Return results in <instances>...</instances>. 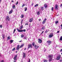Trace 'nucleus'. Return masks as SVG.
<instances>
[{
	"label": "nucleus",
	"instance_id": "1a4fd4ad",
	"mask_svg": "<svg viewBox=\"0 0 62 62\" xmlns=\"http://www.w3.org/2000/svg\"><path fill=\"white\" fill-rule=\"evenodd\" d=\"M17 55H16L15 56L14 58V59L15 60H17V59H16V58H17Z\"/></svg>",
	"mask_w": 62,
	"mask_h": 62
},
{
	"label": "nucleus",
	"instance_id": "4c0bfd02",
	"mask_svg": "<svg viewBox=\"0 0 62 62\" xmlns=\"http://www.w3.org/2000/svg\"><path fill=\"white\" fill-rule=\"evenodd\" d=\"M15 31H16V29H15L14 30L13 33H15Z\"/></svg>",
	"mask_w": 62,
	"mask_h": 62
},
{
	"label": "nucleus",
	"instance_id": "8fccbe9b",
	"mask_svg": "<svg viewBox=\"0 0 62 62\" xmlns=\"http://www.w3.org/2000/svg\"><path fill=\"white\" fill-rule=\"evenodd\" d=\"M39 21H41V19H39Z\"/></svg>",
	"mask_w": 62,
	"mask_h": 62
},
{
	"label": "nucleus",
	"instance_id": "c756f323",
	"mask_svg": "<svg viewBox=\"0 0 62 62\" xmlns=\"http://www.w3.org/2000/svg\"><path fill=\"white\" fill-rule=\"evenodd\" d=\"M15 50V48L14 47L13 49L12 50V51H14Z\"/></svg>",
	"mask_w": 62,
	"mask_h": 62
},
{
	"label": "nucleus",
	"instance_id": "680f3d73",
	"mask_svg": "<svg viewBox=\"0 0 62 62\" xmlns=\"http://www.w3.org/2000/svg\"><path fill=\"white\" fill-rule=\"evenodd\" d=\"M58 15H56L57 16H58Z\"/></svg>",
	"mask_w": 62,
	"mask_h": 62
},
{
	"label": "nucleus",
	"instance_id": "cd10ccee",
	"mask_svg": "<svg viewBox=\"0 0 62 62\" xmlns=\"http://www.w3.org/2000/svg\"><path fill=\"white\" fill-rule=\"evenodd\" d=\"M24 37V35H23V34H22L21 35V38H23V37Z\"/></svg>",
	"mask_w": 62,
	"mask_h": 62
},
{
	"label": "nucleus",
	"instance_id": "bf43d9fd",
	"mask_svg": "<svg viewBox=\"0 0 62 62\" xmlns=\"http://www.w3.org/2000/svg\"><path fill=\"white\" fill-rule=\"evenodd\" d=\"M30 25H31V24L30 23L29 24V26H30Z\"/></svg>",
	"mask_w": 62,
	"mask_h": 62
},
{
	"label": "nucleus",
	"instance_id": "9d476101",
	"mask_svg": "<svg viewBox=\"0 0 62 62\" xmlns=\"http://www.w3.org/2000/svg\"><path fill=\"white\" fill-rule=\"evenodd\" d=\"M38 42L39 43H41L42 42V40H41V39H38Z\"/></svg>",
	"mask_w": 62,
	"mask_h": 62
},
{
	"label": "nucleus",
	"instance_id": "e2e57ef3",
	"mask_svg": "<svg viewBox=\"0 0 62 62\" xmlns=\"http://www.w3.org/2000/svg\"><path fill=\"white\" fill-rule=\"evenodd\" d=\"M61 54L62 55V53H61Z\"/></svg>",
	"mask_w": 62,
	"mask_h": 62
},
{
	"label": "nucleus",
	"instance_id": "b1692460",
	"mask_svg": "<svg viewBox=\"0 0 62 62\" xmlns=\"http://www.w3.org/2000/svg\"><path fill=\"white\" fill-rule=\"evenodd\" d=\"M44 62H47L48 61L46 60H44L43 61Z\"/></svg>",
	"mask_w": 62,
	"mask_h": 62
},
{
	"label": "nucleus",
	"instance_id": "5701e85b",
	"mask_svg": "<svg viewBox=\"0 0 62 62\" xmlns=\"http://www.w3.org/2000/svg\"><path fill=\"white\" fill-rule=\"evenodd\" d=\"M45 27H43L41 29H42L43 30H44V29H45Z\"/></svg>",
	"mask_w": 62,
	"mask_h": 62
},
{
	"label": "nucleus",
	"instance_id": "bb28decb",
	"mask_svg": "<svg viewBox=\"0 0 62 62\" xmlns=\"http://www.w3.org/2000/svg\"><path fill=\"white\" fill-rule=\"evenodd\" d=\"M41 9L42 10H43V7H41Z\"/></svg>",
	"mask_w": 62,
	"mask_h": 62
},
{
	"label": "nucleus",
	"instance_id": "4be33fe9",
	"mask_svg": "<svg viewBox=\"0 0 62 62\" xmlns=\"http://www.w3.org/2000/svg\"><path fill=\"white\" fill-rule=\"evenodd\" d=\"M23 20H21V25H22V24H23Z\"/></svg>",
	"mask_w": 62,
	"mask_h": 62
},
{
	"label": "nucleus",
	"instance_id": "3c124183",
	"mask_svg": "<svg viewBox=\"0 0 62 62\" xmlns=\"http://www.w3.org/2000/svg\"><path fill=\"white\" fill-rule=\"evenodd\" d=\"M60 52L62 51V48L60 50Z\"/></svg>",
	"mask_w": 62,
	"mask_h": 62
},
{
	"label": "nucleus",
	"instance_id": "c85d7f7f",
	"mask_svg": "<svg viewBox=\"0 0 62 62\" xmlns=\"http://www.w3.org/2000/svg\"><path fill=\"white\" fill-rule=\"evenodd\" d=\"M34 42H33L32 43V45H33V46L34 47L35 46V45H34Z\"/></svg>",
	"mask_w": 62,
	"mask_h": 62
},
{
	"label": "nucleus",
	"instance_id": "58836bf2",
	"mask_svg": "<svg viewBox=\"0 0 62 62\" xmlns=\"http://www.w3.org/2000/svg\"><path fill=\"white\" fill-rule=\"evenodd\" d=\"M2 27H3V26L2 25H0V28H2Z\"/></svg>",
	"mask_w": 62,
	"mask_h": 62
},
{
	"label": "nucleus",
	"instance_id": "ddd939ff",
	"mask_svg": "<svg viewBox=\"0 0 62 62\" xmlns=\"http://www.w3.org/2000/svg\"><path fill=\"white\" fill-rule=\"evenodd\" d=\"M12 12H13V10H12V9L9 12V14H11V13H12Z\"/></svg>",
	"mask_w": 62,
	"mask_h": 62
},
{
	"label": "nucleus",
	"instance_id": "49530a36",
	"mask_svg": "<svg viewBox=\"0 0 62 62\" xmlns=\"http://www.w3.org/2000/svg\"><path fill=\"white\" fill-rule=\"evenodd\" d=\"M59 32H60V31H58L57 32V33H59Z\"/></svg>",
	"mask_w": 62,
	"mask_h": 62
},
{
	"label": "nucleus",
	"instance_id": "2eb2a0df",
	"mask_svg": "<svg viewBox=\"0 0 62 62\" xmlns=\"http://www.w3.org/2000/svg\"><path fill=\"white\" fill-rule=\"evenodd\" d=\"M34 47H35V48H36V49H38V48L39 47V46H37L36 45H35V46Z\"/></svg>",
	"mask_w": 62,
	"mask_h": 62
},
{
	"label": "nucleus",
	"instance_id": "dca6fc26",
	"mask_svg": "<svg viewBox=\"0 0 62 62\" xmlns=\"http://www.w3.org/2000/svg\"><path fill=\"white\" fill-rule=\"evenodd\" d=\"M44 7H45L46 8H47V4H46V3H45L44 4Z\"/></svg>",
	"mask_w": 62,
	"mask_h": 62
},
{
	"label": "nucleus",
	"instance_id": "72a5a7b5",
	"mask_svg": "<svg viewBox=\"0 0 62 62\" xmlns=\"http://www.w3.org/2000/svg\"><path fill=\"white\" fill-rule=\"evenodd\" d=\"M2 37H3V39H4V38H5V35H2Z\"/></svg>",
	"mask_w": 62,
	"mask_h": 62
},
{
	"label": "nucleus",
	"instance_id": "4d7b16f0",
	"mask_svg": "<svg viewBox=\"0 0 62 62\" xmlns=\"http://www.w3.org/2000/svg\"><path fill=\"white\" fill-rule=\"evenodd\" d=\"M1 53H0V56H1Z\"/></svg>",
	"mask_w": 62,
	"mask_h": 62
},
{
	"label": "nucleus",
	"instance_id": "0eeeda50",
	"mask_svg": "<svg viewBox=\"0 0 62 62\" xmlns=\"http://www.w3.org/2000/svg\"><path fill=\"white\" fill-rule=\"evenodd\" d=\"M32 46L31 44H29L28 45V49H29V48H30L31 47V48H32Z\"/></svg>",
	"mask_w": 62,
	"mask_h": 62
},
{
	"label": "nucleus",
	"instance_id": "69168bd1",
	"mask_svg": "<svg viewBox=\"0 0 62 62\" xmlns=\"http://www.w3.org/2000/svg\"><path fill=\"white\" fill-rule=\"evenodd\" d=\"M14 62H15V61H14Z\"/></svg>",
	"mask_w": 62,
	"mask_h": 62
},
{
	"label": "nucleus",
	"instance_id": "a211bd4d",
	"mask_svg": "<svg viewBox=\"0 0 62 62\" xmlns=\"http://www.w3.org/2000/svg\"><path fill=\"white\" fill-rule=\"evenodd\" d=\"M23 25H22L20 27V29H23Z\"/></svg>",
	"mask_w": 62,
	"mask_h": 62
},
{
	"label": "nucleus",
	"instance_id": "79ce46f5",
	"mask_svg": "<svg viewBox=\"0 0 62 62\" xmlns=\"http://www.w3.org/2000/svg\"><path fill=\"white\" fill-rule=\"evenodd\" d=\"M18 1H17L16 3V4L17 5H18Z\"/></svg>",
	"mask_w": 62,
	"mask_h": 62
},
{
	"label": "nucleus",
	"instance_id": "0e129e2a",
	"mask_svg": "<svg viewBox=\"0 0 62 62\" xmlns=\"http://www.w3.org/2000/svg\"><path fill=\"white\" fill-rule=\"evenodd\" d=\"M16 53H17V51L16 52Z\"/></svg>",
	"mask_w": 62,
	"mask_h": 62
},
{
	"label": "nucleus",
	"instance_id": "774afa93",
	"mask_svg": "<svg viewBox=\"0 0 62 62\" xmlns=\"http://www.w3.org/2000/svg\"><path fill=\"white\" fill-rule=\"evenodd\" d=\"M45 51H46V50H45Z\"/></svg>",
	"mask_w": 62,
	"mask_h": 62
},
{
	"label": "nucleus",
	"instance_id": "412c9836",
	"mask_svg": "<svg viewBox=\"0 0 62 62\" xmlns=\"http://www.w3.org/2000/svg\"><path fill=\"white\" fill-rule=\"evenodd\" d=\"M23 17H24V15H22L21 16V18H23Z\"/></svg>",
	"mask_w": 62,
	"mask_h": 62
},
{
	"label": "nucleus",
	"instance_id": "aec40b11",
	"mask_svg": "<svg viewBox=\"0 0 62 62\" xmlns=\"http://www.w3.org/2000/svg\"><path fill=\"white\" fill-rule=\"evenodd\" d=\"M37 14L38 15H39V14H40V12H39V11L37 12Z\"/></svg>",
	"mask_w": 62,
	"mask_h": 62
},
{
	"label": "nucleus",
	"instance_id": "7c9ffc66",
	"mask_svg": "<svg viewBox=\"0 0 62 62\" xmlns=\"http://www.w3.org/2000/svg\"><path fill=\"white\" fill-rule=\"evenodd\" d=\"M60 40L62 41V36L60 38Z\"/></svg>",
	"mask_w": 62,
	"mask_h": 62
},
{
	"label": "nucleus",
	"instance_id": "5fc2aeb1",
	"mask_svg": "<svg viewBox=\"0 0 62 62\" xmlns=\"http://www.w3.org/2000/svg\"><path fill=\"white\" fill-rule=\"evenodd\" d=\"M22 40L19 41V42H22Z\"/></svg>",
	"mask_w": 62,
	"mask_h": 62
},
{
	"label": "nucleus",
	"instance_id": "de8ad7c7",
	"mask_svg": "<svg viewBox=\"0 0 62 62\" xmlns=\"http://www.w3.org/2000/svg\"><path fill=\"white\" fill-rule=\"evenodd\" d=\"M28 62H30V59H29V60Z\"/></svg>",
	"mask_w": 62,
	"mask_h": 62
},
{
	"label": "nucleus",
	"instance_id": "a18cd8bd",
	"mask_svg": "<svg viewBox=\"0 0 62 62\" xmlns=\"http://www.w3.org/2000/svg\"><path fill=\"white\" fill-rule=\"evenodd\" d=\"M8 39H10V37H8Z\"/></svg>",
	"mask_w": 62,
	"mask_h": 62
},
{
	"label": "nucleus",
	"instance_id": "f8f14e48",
	"mask_svg": "<svg viewBox=\"0 0 62 62\" xmlns=\"http://www.w3.org/2000/svg\"><path fill=\"white\" fill-rule=\"evenodd\" d=\"M33 21V18H31L29 20V22L31 23V22H32Z\"/></svg>",
	"mask_w": 62,
	"mask_h": 62
},
{
	"label": "nucleus",
	"instance_id": "37998d69",
	"mask_svg": "<svg viewBox=\"0 0 62 62\" xmlns=\"http://www.w3.org/2000/svg\"><path fill=\"white\" fill-rule=\"evenodd\" d=\"M25 25H28V23H26L25 24Z\"/></svg>",
	"mask_w": 62,
	"mask_h": 62
},
{
	"label": "nucleus",
	"instance_id": "603ef678",
	"mask_svg": "<svg viewBox=\"0 0 62 62\" xmlns=\"http://www.w3.org/2000/svg\"><path fill=\"white\" fill-rule=\"evenodd\" d=\"M34 5V3H32L31 4L32 6H33V5Z\"/></svg>",
	"mask_w": 62,
	"mask_h": 62
},
{
	"label": "nucleus",
	"instance_id": "f03ea898",
	"mask_svg": "<svg viewBox=\"0 0 62 62\" xmlns=\"http://www.w3.org/2000/svg\"><path fill=\"white\" fill-rule=\"evenodd\" d=\"M17 30L18 31V32H25L26 31V30L24 29V30H20L18 28H17Z\"/></svg>",
	"mask_w": 62,
	"mask_h": 62
},
{
	"label": "nucleus",
	"instance_id": "393cba45",
	"mask_svg": "<svg viewBox=\"0 0 62 62\" xmlns=\"http://www.w3.org/2000/svg\"><path fill=\"white\" fill-rule=\"evenodd\" d=\"M39 6V4H37L35 5L34 7H38Z\"/></svg>",
	"mask_w": 62,
	"mask_h": 62
},
{
	"label": "nucleus",
	"instance_id": "20e7f679",
	"mask_svg": "<svg viewBox=\"0 0 62 62\" xmlns=\"http://www.w3.org/2000/svg\"><path fill=\"white\" fill-rule=\"evenodd\" d=\"M54 35V34L53 33H51L49 35V38H51L53 37V35Z\"/></svg>",
	"mask_w": 62,
	"mask_h": 62
},
{
	"label": "nucleus",
	"instance_id": "052dcab7",
	"mask_svg": "<svg viewBox=\"0 0 62 62\" xmlns=\"http://www.w3.org/2000/svg\"><path fill=\"white\" fill-rule=\"evenodd\" d=\"M12 2H13V1L12 0Z\"/></svg>",
	"mask_w": 62,
	"mask_h": 62
},
{
	"label": "nucleus",
	"instance_id": "c03bdc74",
	"mask_svg": "<svg viewBox=\"0 0 62 62\" xmlns=\"http://www.w3.org/2000/svg\"><path fill=\"white\" fill-rule=\"evenodd\" d=\"M43 32H44V31H42V33L40 34V35H42V34L43 33Z\"/></svg>",
	"mask_w": 62,
	"mask_h": 62
},
{
	"label": "nucleus",
	"instance_id": "423d86ee",
	"mask_svg": "<svg viewBox=\"0 0 62 62\" xmlns=\"http://www.w3.org/2000/svg\"><path fill=\"white\" fill-rule=\"evenodd\" d=\"M6 20H8V21H9V20H10V18H9V17L8 16H7L6 18Z\"/></svg>",
	"mask_w": 62,
	"mask_h": 62
},
{
	"label": "nucleus",
	"instance_id": "c9c22d12",
	"mask_svg": "<svg viewBox=\"0 0 62 62\" xmlns=\"http://www.w3.org/2000/svg\"><path fill=\"white\" fill-rule=\"evenodd\" d=\"M48 32V30H46V31H45V33H47Z\"/></svg>",
	"mask_w": 62,
	"mask_h": 62
},
{
	"label": "nucleus",
	"instance_id": "338daca9",
	"mask_svg": "<svg viewBox=\"0 0 62 62\" xmlns=\"http://www.w3.org/2000/svg\"><path fill=\"white\" fill-rule=\"evenodd\" d=\"M19 25L20 26V25L19 24Z\"/></svg>",
	"mask_w": 62,
	"mask_h": 62
},
{
	"label": "nucleus",
	"instance_id": "f3484780",
	"mask_svg": "<svg viewBox=\"0 0 62 62\" xmlns=\"http://www.w3.org/2000/svg\"><path fill=\"white\" fill-rule=\"evenodd\" d=\"M20 46H19V45H18L17 46V47L16 48V50H18L19 49V47Z\"/></svg>",
	"mask_w": 62,
	"mask_h": 62
},
{
	"label": "nucleus",
	"instance_id": "09e8293b",
	"mask_svg": "<svg viewBox=\"0 0 62 62\" xmlns=\"http://www.w3.org/2000/svg\"><path fill=\"white\" fill-rule=\"evenodd\" d=\"M60 7H62V3L61 4V5L60 6Z\"/></svg>",
	"mask_w": 62,
	"mask_h": 62
},
{
	"label": "nucleus",
	"instance_id": "9b49d317",
	"mask_svg": "<svg viewBox=\"0 0 62 62\" xmlns=\"http://www.w3.org/2000/svg\"><path fill=\"white\" fill-rule=\"evenodd\" d=\"M55 9L56 10L58 9V5H57L56 4L55 5Z\"/></svg>",
	"mask_w": 62,
	"mask_h": 62
},
{
	"label": "nucleus",
	"instance_id": "7ed1b4c3",
	"mask_svg": "<svg viewBox=\"0 0 62 62\" xmlns=\"http://www.w3.org/2000/svg\"><path fill=\"white\" fill-rule=\"evenodd\" d=\"M61 57V56L60 55H59L57 57L56 59V60H60Z\"/></svg>",
	"mask_w": 62,
	"mask_h": 62
},
{
	"label": "nucleus",
	"instance_id": "6ab92c4d",
	"mask_svg": "<svg viewBox=\"0 0 62 62\" xmlns=\"http://www.w3.org/2000/svg\"><path fill=\"white\" fill-rule=\"evenodd\" d=\"M14 41V40H11L10 41V43H13V42Z\"/></svg>",
	"mask_w": 62,
	"mask_h": 62
},
{
	"label": "nucleus",
	"instance_id": "13d9d810",
	"mask_svg": "<svg viewBox=\"0 0 62 62\" xmlns=\"http://www.w3.org/2000/svg\"><path fill=\"white\" fill-rule=\"evenodd\" d=\"M61 27H62V24H61Z\"/></svg>",
	"mask_w": 62,
	"mask_h": 62
},
{
	"label": "nucleus",
	"instance_id": "864d4df0",
	"mask_svg": "<svg viewBox=\"0 0 62 62\" xmlns=\"http://www.w3.org/2000/svg\"><path fill=\"white\" fill-rule=\"evenodd\" d=\"M1 1H2V0H0V3L1 2Z\"/></svg>",
	"mask_w": 62,
	"mask_h": 62
},
{
	"label": "nucleus",
	"instance_id": "6e6552de",
	"mask_svg": "<svg viewBox=\"0 0 62 62\" xmlns=\"http://www.w3.org/2000/svg\"><path fill=\"white\" fill-rule=\"evenodd\" d=\"M23 58H25L26 57V55H25V53H23Z\"/></svg>",
	"mask_w": 62,
	"mask_h": 62
},
{
	"label": "nucleus",
	"instance_id": "2f4dec72",
	"mask_svg": "<svg viewBox=\"0 0 62 62\" xmlns=\"http://www.w3.org/2000/svg\"><path fill=\"white\" fill-rule=\"evenodd\" d=\"M23 45H22L20 47V48H22V47H23Z\"/></svg>",
	"mask_w": 62,
	"mask_h": 62
},
{
	"label": "nucleus",
	"instance_id": "39448f33",
	"mask_svg": "<svg viewBox=\"0 0 62 62\" xmlns=\"http://www.w3.org/2000/svg\"><path fill=\"white\" fill-rule=\"evenodd\" d=\"M47 43L49 45H50L52 43V42L50 40H48L47 41Z\"/></svg>",
	"mask_w": 62,
	"mask_h": 62
},
{
	"label": "nucleus",
	"instance_id": "6e6d98bb",
	"mask_svg": "<svg viewBox=\"0 0 62 62\" xmlns=\"http://www.w3.org/2000/svg\"><path fill=\"white\" fill-rule=\"evenodd\" d=\"M26 48H25L24 49V50H26Z\"/></svg>",
	"mask_w": 62,
	"mask_h": 62
},
{
	"label": "nucleus",
	"instance_id": "e433bc0d",
	"mask_svg": "<svg viewBox=\"0 0 62 62\" xmlns=\"http://www.w3.org/2000/svg\"><path fill=\"white\" fill-rule=\"evenodd\" d=\"M24 39H27V37H24Z\"/></svg>",
	"mask_w": 62,
	"mask_h": 62
},
{
	"label": "nucleus",
	"instance_id": "4468645a",
	"mask_svg": "<svg viewBox=\"0 0 62 62\" xmlns=\"http://www.w3.org/2000/svg\"><path fill=\"white\" fill-rule=\"evenodd\" d=\"M46 20H47V19H46V18L44 20V21L42 23L43 24H44V23H45V22H46Z\"/></svg>",
	"mask_w": 62,
	"mask_h": 62
},
{
	"label": "nucleus",
	"instance_id": "a19ab883",
	"mask_svg": "<svg viewBox=\"0 0 62 62\" xmlns=\"http://www.w3.org/2000/svg\"><path fill=\"white\" fill-rule=\"evenodd\" d=\"M53 9H54V8L52 7L51 8V10H52V11H53Z\"/></svg>",
	"mask_w": 62,
	"mask_h": 62
},
{
	"label": "nucleus",
	"instance_id": "f257e3e1",
	"mask_svg": "<svg viewBox=\"0 0 62 62\" xmlns=\"http://www.w3.org/2000/svg\"><path fill=\"white\" fill-rule=\"evenodd\" d=\"M53 55H48V58H49V62H51L53 59Z\"/></svg>",
	"mask_w": 62,
	"mask_h": 62
},
{
	"label": "nucleus",
	"instance_id": "473e14b6",
	"mask_svg": "<svg viewBox=\"0 0 62 62\" xmlns=\"http://www.w3.org/2000/svg\"><path fill=\"white\" fill-rule=\"evenodd\" d=\"M27 8L26 7H25V11H26V10H27Z\"/></svg>",
	"mask_w": 62,
	"mask_h": 62
},
{
	"label": "nucleus",
	"instance_id": "ea45409f",
	"mask_svg": "<svg viewBox=\"0 0 62 62\" xmlns=\"http://www.w3.org/2000/svg\"><path fill=\"white\" fill-rule=\"evenodd\" d=\"M25 6V4H23L22 5V7H24V6Z\"/></svg>",
	"mask_w": 62,
	"mask_h": 62
},
{
	"label": "nucleus",
	"instance_id": "a878e982",
	"mask_svg": "<svg viewBox=\"0 0 62 62\" xmlns=\"http://www.w3.org/2000/svg\"><path fill=\"white\" fill-rule=\"evenodd\" d=\"M58 23V21H57L55 22V24H57V23Z\"/></svg>",
	"mask_w": 62,
	"mask_h": 62
},
{
	"label": "nucleus",
	"instance_id": "f704fd0d",
	"mask_svg": "<svg viewBox=\"0 0 62 62\" xmlns=\"http://www.w3.org/2000/svg\"><path fill=\"white\" fill-rule=\"evenodd\" d=\"M15 5H14L13 6L12 8H13V9L15 8Z\"/></svg>",
	"mask_w": 62,
	"mask_h": 62
}]
</instances>
